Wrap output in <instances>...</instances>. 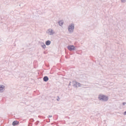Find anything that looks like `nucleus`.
<instances>
[{
    "label": "nucleus",
    "mask_w": 126,
    "mask_h": 126,
    "mask_svg": "<svg viewBox=\"0 0 126 126\" xmlns=\"http://www.w3.org/2000/svg\"><path fill=\"white\" fill-rule=\"evenodd\" d=\"M51 43V41H50L47 40L46 42L45 43L46 45L48 46L50 45Z\"/></svg>",
    "instance_id": "8"
},
{
    "label": "nucleus",
    "mask_w": 126,
    "mask_h": 126,
    "mask_svg": "<svg viewBox=\"0 0 126 126\" xmlns=\"http://www.w3.org/2000/svg\"><path fill=\"white\" fill-rule=\"evenodd\" d=\"M37 122H38H38H39V121H37Z\"/></svg>",
    "instance_id": "22"
},
{
    "label": "nucleus",
    "mask_w": 126,
    "mask_h": 126,
    "mask_svg": "<svg viewBox=\"0 0 126 126\" xmlns=\"http://www.w3.org/2000/svg\"><path fill=\"white\" fill-rule=\"evenodd\" d=\"M67 48L70 51H71V45H70L67 47Z\"/></svg>",
    "instance_id": "11"
},
{
    "label": "nucleus",
    "mask_w": 126,
    "mask_h": 126,
    "mask_svg": "<svg viewBox=\"0 0 126 126\" xmlns=\"http://www.w3.org/2000/svg\"><path fill=\"white\" fill-rule=\"evenodd\" d=\"M59 25L60 26H62L63 24V22L62 20H60L58 22Z\"/></svg>",
    "instance_id": "6"
},
{
    "label": "nucleus",
    "mask_w": 126,
    "mask_h": 126,
    "mask_svg": "<svg viewBox=\"0 0 126 126\" xmlns=\"http://www.w3.org/2000/svg\"><path fill=\"white\" fill-rule=\"evenodd\" d=\"M47 31L48 33H49L50 35H52L54 33V32H53V30L51 29L48 30Z\"/></svg>",
    "instance_id": "4"
},
{
    "label": "nucleus",
    "mask_w": 126,
    "mask_h": 126,
    "mask_svg": "<svg viewBox=\"0 0 126 126\" xmlns=\"http://www.w3.org/2000/svg\"><path fill=\"white\" fill-rule=\"evenodd\" d=\"M68 31L70 32H71V25H70L68 27Z\"/></svg>",
    "instance_id": "12"
},
{
    "label": "nucleus",
    "mask_w": 126,
    "mask_h": 126,
    "mask_svg": "<svg viewBox=\"0 0 126 126\" xmlns=\"http://www.w3.org/2000/svg\"><path fill=\"white\" fill-rule=\"evenodd\" d=\"M124 115H126V111L124 112Z\"/></svg>",
    "instance_id": "20"
},
{
    "label": "nucleus",
    "mask_w": 126,
    "mask_h": 126,
    "mask_svg": "<svg viewBox=\"0 0 126 126\" xmlns=\"http://www.w3.org/2000/svg\"><path fill=\"white\" fill-rule=\"evenodd\" d=\"M52 117V115H49L48 116V118L51 117Z\"/></svg>",
    "instance_id": "19"
},
{
    "label": "nucleus",
    "mask_w": 126,
    "mask_h": 126,
    "mask_svg": "<svg viewBox=\"0 0 126 126\" xmlns=\"http://www.w3.org/2000/svg\"><path fill=\"white\" fill-rule=\"evenodd\" d=\"M122 104L124 106L126 104V102H123Z\"/></svg>",
    "instance_id": "18"
},
{
    "label": "nucleus",
    "mask_w": 126,
    "mask_h": 126,
    "mask_svg": "<svg viewBox=\"0 0 126 126\" xmlns=\"http://www.w3.org/2000/svg\"><path fill=\"white\" fill-rule=\"evenodd\" d=\"M71 83V81H70V82H69V85H70V83Z\"/></svg>",
    "instance_id": "21"
},
{
    "label": "nucleus",
    "mask_w": 126,
    "mask_h": 126,
    "mask_svg": "<svg viewBox=\"0 0 126 126\" xmlns=\"http://www.w3.org/2000/svg\"><path fill=\"white\" fill-rule=\"evenodd\" d=\"M73 86L76 88H78L79 87H81L82 85L80 83H78L75 81H73Z\"/></svg>",
    "instance_id": "2"
},
{
    "label": "nucleus",
    "mask_w": 126,
    "mask_h": 126,
    "mask_svg": "<svg viewBox=\"0 0 126 126\" xmlns=\"http://www.w3.org/2000/svg\"><path fill=\"white\" fill-rule=\"evenodd\" d=\"M19 124V122L17 121H13L12 123V125L13 126H15Z\"/></svg>",
    "instance_id": "5"
},
{
    "label": "nucleus",
    "mask_w": 126,
    "mask_h": 126,
    "mask_svg": "<svg viewBox=\"0 0 126 126\" xmlns=\"http://www.w3.org/2000/svg\"><path fill=\"white\" fill-rule=\"evenodd\" d=\"M76 48L73 45H71V51L75 50Z\"/></svg>",
    "instance_id": "10"
},
{
    "label": "nucleus",
    "mask_w": 126,
    "mask_h": 126,
    "mask_svg": "<svg viewBox=\"0 0 126 126\" xmlns=\"http://www.w3.org/2000/svg\"><path fill=\"white\" fill-rule=\"evenodd\" d=\"M43 80L45 82L47 81L48 80V78L47 77L45 76L43 78Z\"/></svg>",
    "instance_id": "7"
},
{
    "label": "nucleus",
    "mask_w": 126,
    "mask_h": 126,
    "mask_svg": "<svg viewBox=\"0 0 126 126\" xmlns=\"http://www.w3.org/2000/svg\"><path fill=\"white\" fill-rule=\"evenodd\" d=\"M98 98L100 100H101L103 101H106L108 100V97L103 94H100L98 95Z\"/></svg>",
    "instance_id": "1"
},
{
    "label": "nucleus",
    "mask_w": 126,
    "mask_h": 126,
    "mask_svg": "<svg viewBox=\"0 0 126 126\" xmlns=\"http://www.w3.org/2000/svg\"><path fill=\"white\" fill-rule=\"evenodd\" d=\"M34 121V120L33 119H30V121L32 122H33Z\"/></svg>",
    "instance_id": "16"
},
{
    "label": "nucleus",
    "mask_w": 126,
    "mask_h": 126,
    "mask_svg": "<svg viewBox=\"0 0 126 126\" xmlns=\"http://www.w3.org/2000/svg\"><path fill=\"white\" fill-rule=\"evenodd\" d=\"M41 47L44 49L46 48V46L45 44L43 45H42Z\"/></svg>",
    "instance_id": "13"
},
{
    "label": "nucleus",
    "mask_w": 126,
    "mask_h": 126,
    "mask_svg": "<svg viewBox=\"0 0 126 126\" xmlns=\"http://www.w3.org/2000/svg\"><path fill=\"white\" fill-rule=\"evenodd\" d=\"M45 45V44L43 43L42 42L41 43V46H42V45Z\"/></svg>",
    "instance_id": "17"
},
{
    "label": "nucleus",
    "mask_w": 126,
    "mask_h": 126,
    "mask_svg": "<svg viewBox=\"0 0 126 126\" xmlns=\"http://www.w3.org/2000/svg\"><path fill=\"white\" fill-rule=\"evenodd\" d=\"M121 2L122 3H125L126 1V0H121Z\"/></svg>",
    "instance_id": "14"
},
{
    "label": "nucleus",
    "mask_w": 126,
    "mask_h": 126,
    "mask_svg": "<svg viewBox=\"0 0 126 126\" xmlns=\"http://www.w3.org/2000/svg\"><path fill=\"white\" fill-rule=\"evenodd\" d=\"M74 28V24H71V32H73Z\"/></svg>",
    "instance_id": "9"
},
{
    "label": "nucleus",
    "mask_w": 126,
    "mask_h": 126,
    "mask_svg": "<svg viewBox=\"0 0 126 126\" xmlns=\"http://www.w3.org/2000/svg\"><path fill=\"white\" fill-rule=\"evenodd\" d=\"M57 97L58 98L57 99V100L58 101H59V100H60V99L58 96Z\"/></svg>",
    "instance_id": "15"
},
{
    "label": "nucleus",
    "mask_w": 126,
    "mask_h": 126,
    "mask_svg": "<svg viewBox=\"0 0 126 126\" xmlns=\"http://www.w3.org/2000/svg\"><path fill=\"white\" fill-rule=\"evenodd\" d=\"M5 86L3 85H0V93H2L4 91Z\"/></svg>",
    "instance_id": "3"
}]
</instances>
